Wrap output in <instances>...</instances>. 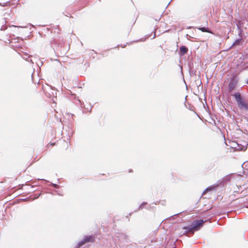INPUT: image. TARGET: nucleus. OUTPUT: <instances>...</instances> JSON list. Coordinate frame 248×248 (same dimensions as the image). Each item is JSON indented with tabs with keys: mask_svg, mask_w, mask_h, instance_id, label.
Masks as SVG:
<instances>
[{
	"mask_svg": "<svg viewBox=\"0 0 248 248\" xmlns=\"http://www.w3.org/2000/svg\"><path fill=\"white\" fill-rule=\"evenodd\" d=\"M206 221H204L202 219L196 220L192 223V226L188 227H182L181 225L178 226L175 230H180L181 229L186 230V232H180L181 235L186 234L188 232H191L192 234L194 233V231H198L201 227H202L204 223Z\"/></svg>",
	"mask_w": 248,
	"mask_h": 248,
	"instance_id": "nucleus-1",
	"label": "nucleus"
},
{
	"mask_svg": "<svg viewBox=\"0 0 248 248\" xmlns=\"http://www.w3.org/2000/svg\"><path fill=\"white\" fill-rule=\"evenodd\" d=\"M235 97L237 105L239 108L244 109L248 111V104L246 103L242 98L241 94L239 93H236L233 94Z\"/></svg>",
	"mask_w": 248,
	"mask_h": 248,
	"instance_id": "nucleus-2",
	"label": "nucleus"
},
{
	"mask_svg": "<svg viewBox=\"0 0 248 248\" xmlns=\"http://www.w3.org/2000/svg\"><path fill=\"white\" fill-rule=\"evenodd\" d=\"M94 241V238L93 236H86L82 241L79 242V244L80 246L83 245L84 244L87 242H93Z\"/></svg>",
	"mask_w": 248,
	"mask_h": 248,
	"instance_id": "nucleus-3",
	"label": "nucleus"
},
{
	"mask_svg": "<svg viewBox=\"0 0 248 248\" xmlns=\"http://www.w3.org/2000/svg\"><path fill=\"white\" fill-rule=\"evenodd\" d=\"M180 53L181 55H184L188 51V49L185 46H182L180 48Z\"/></svg>",
	"mask_w": 248,
	"mask_h": 248,
	"instance_id": "nucleus-4",
	"label": "nucleus"
},
{
	"mask_svg": "<svg viewBox=\"0 0 248 248\" xmlns=\"http://www.w3.org/2000/svg\"><path fill=\"white\" fill-rule=\"evenodd\" d=\"M236 83L234 82H231L229 84V89L230 92L232 91L236 87Z\"/></svg>",
	"mask_w": 248,
	"mask_h": 248,
	"instance_id": "nucleus-5",
	"label": "nucleus"
},
{
	"mask_svg": "<svg viewBox=\"0 0 248 248\" xmlns=\"http://www.w3.org/2000/svg\"><path fill=\"white\" fill-rule=\"evenodd\" d=\"M198 30L201 31L202 32H206L210 33H212V31L209 30L208 28L200 27L198 28Z\"/></svg>",
	"mask_w": 248,
	"mask_h": 248,
	"instance_id": "nucleus-6",
	"label": "nucleus"
},
{
	"mask_svg": "<svg viewBox=\"0 0 248 248\" xmlns=\"http://www.w3.org/2000/svg\"><path fill=\"white\" fill-rule=\"evenodd\" d=\"M234 148L236 149L237 150H245L246 149V147H243L242 148H241L240 147L238 146V148H237L236 147H234Z\"/></svg>",
	"mask_w": 248,
	"mask_h": 248,
	"instance_id": "nucleus-7",
	"label": "nucleus"
},
{
	"mask_svg": "<svg viewBox=\"0 0 248 248\" xmlns=\"http://www.w3.org/2000/svg\"><path fill=\"white\" fill-rule=\"evenodd\" d=\"M50 144L51 146H53V145H54L55 144V143H50Z\"/></svg>",
	"mask_w": 248,
	"mask_h": 248,
	"instance_id": "nucleus-8",
	"label": "nucleus"
},
{
	"mask_svg": "<svg viewBox=\"0 0 248 248\" xmlns=\"http://www.w3.org/2000/svg\"><path fill=\"white\" fill-rule=\"evenodd\" d=\"M247 83L248 84V80L247 81Z\"/></svg>",
	"mask_w": 248,
	"mask_h": 248,
	"instance_id": "nucleus-9",
	"label": "nucleus"
}]
</instances>
